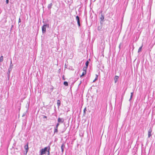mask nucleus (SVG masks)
<instances>
[{
  "instance_id": "a19ab883",
  "label": "nucleus",
  "mask_w": 155,
  "mask_h": 155,
  "mask_svg": "<svg viewBox=\"0 0 155 155\" xmlns=\"http://www.w3.org/2000/svg\"><path fill=\"white\" fill-rule=\"evenodd\" d=\"M87 61H89V62H90V61H91L90 59H89Z\"/></svg>"
},
{
  "instance_id": "603ef678",
  "label": "nucleus",
  "mask_w": 155,
  "mask_h": 155,
  "mask_svg": "<svg viewBox=\"0 0 155 155\" xmlns=\"http://www.w3.org/2000/svg\"><path fill=\"white\" fill-rule=\"evenodd\" d=\"M61 145H62V146L64 145V144H62Z\"/></svg>"
},
{
  "instance_id": "9d476101",
  "label": "nucleus",
  "mask_w": 155,
  "mask_h": 155,
  "mask_svg": "<svg viewBox=\"0 0 155 155\" xmlns=\"http://www.w3.org/2000/svg\"><path fill=\"white\" fill-rule=\"evenodd\" d=\"M13 65L12 64V60L11 58V61H10V66L8 69H9L10 70H12V68Z\"/></svg>"
},
{
  "instance_id": "6ab92c4d",
  "label": "nucleus",
  "mask_w": 155,
  "mask_h": 155,
  "mask_svg": "<svg viewBox=\"0 0 155 155\" xmlns=\"http://www.w3.org/2000/svg\"><path fill=\"white\" fill-rule=\"evenodd\" d=\"M63 84L66 86H67L68 85V82L66 81H65L64 82Z\"/></svg>"
},
{
  "instance_id": "7ed1b4c3",
  "label": "nucleus",
  "mask_w": 155,
  "mask_h": 155,
  "mask_svg": "<svg viewBox=\"0 0 155 155\" xmlns=\"http://www.w3.org/2000/svg\"><path fill=\"white\" fill-rule=\"evenodd\" d=\"M101 15V17H100V24H103L104 22V15L103 13V11L101 10L99 13V15Z\"/></svg>"
},
{
  "instance_id": "20e7f679",
  "label": "nucleus",
  "mask_w": 155,
  "mask_h": 155,
  "mask_svg": "<svg viewBox=\"0 0 155 155\" xmlns=\"http://www.w3.org/2000/svg\"><path fill=\"white\" fill-rule=\"evenodd\" d=\"M76 19L77 22V24L79 28L81 26V24L80 23V18L79 16L77 15L76 16Z\"/></svg>"
},
{
  "instance_id": "aec40b11",
  "label": "nucleus",
  "mask_w": 155,
  "mask_h": 155,
  "mask_svg": "<svg viewBox=\"0 0 155 155\" xmlns=\"http://www.w3.org/2000/svg\"><path fill=\"white\" fill-rule=\"evenodd\" d=\"M89 63V61H86V62H85V63L86 67H87L88 68Z\"/></svg>"
},
{
  "instance_id": "c756f323",
  "label": "nucleus",
  "mask_w": 155,
  "mask_h": 155,
  "mask_svg": "<svg viewBox=\"0 0 155 155\" xmlns=\"http://www.w3.org/2000/svg\"><path fill=\"white\" fill-rule=\"evenodd\" d=\"M18 146H12V148H14V149H15V148L17 150H18V148H17L16 147H18Z\"/></svg>"
},
{
  "instance_id": "0eeeda50",
  "label": "nucleus",
  "mask_w": 155,
  "mask_h": 155,
  "mask_svg": "<svg viewBox=\"0 0 155 155\" xmlns=\"http://www.w3.org/2000/svg\"><path fill=\"white\" fill-rule=\"evenodd\" d=\"M67 126H66V125H65V126H64L62 130H61V133H63L66 130L67 128L69 126V124H67Z\"/></svg>"
},
{
  "instance_id": "39448f33",
  "label": "nucleus",
  "mask_w": 155,
  "mask_h": 155,
  "mask_svg": "<svg viewBox=\"0 0 155 155\" xmlns=\"http://www.w3.org/2000/svg\"><path fill=\"white\" fill-rule=\"evenodd\" d=\"M64 121V119L63 118L59 117L58 118V123L60 124L62 123Z\"/></svg>"
},
{
  "instance_id": "c03bdc74",
  "label": "nucleus",
  "mask_w": 155,
  "mask_h": 155,
  "mask_svg": "<svg viewBox=\"0 0 155 155\" xmlns=\"http://www.w3.org/2000/svg\"><path fill=\"white\" fill-rule=\"evenodd\" d=\"M65 124L64 123V126H65V125H66V126H67V124Z\"/></svg>"
},
{
  "instance_id": "7c9ffc66",
  "label": "nucleus",
  "mask_w": 155,
  "mask_h": 155,
  "mask_svg": "<svg viewBox=\"0 0 155 155\" xmlns=\"http://www.w3.org/2000/svg\"><path fill=\"white\" fill-rule=\"evenodd\" d=\"M133 94H134V92H133L131 93V95H130V97H131V98H132L133 96Z\"/></svg>"
},
{
  "instance_id": "4c0bfd02",
  "label": "nucleus",
  "mask_w": 155,
  "mask_h": 155,
  "mask_svg": "<svg viewBox=\"0 0 155 155\" xmlns=\"http://www.w3.org/2000/svg\"><path fill=\"white\" fill-rule=\"evenodd\" d=\"M67 66L66 64H65V68H67Z\"/></svg>"
},
{
  "instance_id": "f3484780",
  "label": "nucleus",
  "mask_w": 155,
  "mask_h": 155,
  "mask_svg": "<svg viewBox=\"0 0 155 155\" xmlns=\"http://www.w3.org/2000/svg\"><path fill=\"white\" fill-rule=\"evenodd\" d=\"M29 103H28L26 106V107L27 109V110L26 111V112H27L28 111V110L29 109Z\"/></svg>"
},
{
  "instance_id": "58836bf2",
  "label": "nucleus",
  "mask_w": 155,
  "mask_h": 155,
  "mask_svg": "<svg viewBox=\"0 0 155 155\" xmlns=\"http://www.w3.org/2000/svg\"><path fill=\"white\" fill-rule=\"evenodd\" d=\"M141 148H142V149L143 150L144 148V147H143V146H141Z\"/></svg>"
},
{
  "instance_id": "9b49d317",
  "label": "nucleus",
  "mask_w": 155,
  "mask_h": 155,
  "mask_svg": "<svg viewBox=\"0 0 155 155\" xmlns=\"http://www.w3.org/2000/svg\"><path fill=\"white\" fill-rule=\"evenodd\" d=\"M103 24H100V25H99L97 28V30L98 31H101L103 27Z\"/></svg>"
},
{
  "instance_id": "cd10ccee",
  "label": "nucleus",
  "mask_w": 155,
  "mask_h": 155,
  "mask_svg": "<svg viewBox=\"0 0 155 155\" xmlns=\"http://www.w3.org/2000/svg\"><path fill=\"white\" fill-rule=\"evenodd\" d=\"M59 124H60L58 123L57 124L56 126L54 127H55V128H57L58 129V126H59Z\"/></svg>"
},
{
  "instance_id": "79ce46f5",
  "label": "nucleus",
  "mask_w": 155,
  "mask_h": 155,
  "mask_svg": "<svg viewBox=\"0 0 155 155\" xmlns=\"http://www.w3.org/2000/svg\"><path fill=\"white\" fill-rule=\"evenodd\" d=\"M146 147L145 146V151L146 150Z\"/></svg>"
},
{
  "instance_id": "09e8293b",
  "label": "nucleus",
  "mask_w": 155,
  "mask_h": 155,
  "mask_svg": "<svg viewBox=\"0 0 155 155\" xmlns=\"http://www.w3.org/2000/svg\"><path fill=\"white\" fill-rule=\"evenodd\" d=\"M60 71V69H59L58 70V71Z\"/></svg>"
},
{
  "instance_id": "a878e982",
  "label": "nucleus",
  "mask_w": 155,
  "mask_h": 155,
  "mask_svg": "<svg viewBox=\"0 0 155 155\" xmlns=\"http://www.w3.org/2000/svg\"><path fill=\"white\" fill-rule=\"evenodd\" d=\"M65 146H61V150L62 152H63L64 148Z\"/></svg>"
},
{
  "instance_id": "2eb2a0df",
  "label": "nucleus",
  "mask_w": 155,
  "mask_h": 155,
  "mask_svg": "<svg viewBox=\"0 0 155 155\" xmlns=\"http://www.w3.org/2000/svg\"><path fill=\"white\" fill-rule=\"evenodd\" d=\"M28 146H24V148L26 150V154L28 150Z\"/></svg>"
},
{
  "instance_id": "c85d7f7f",
  "label": "nucleus",
  "mask_w": 155,
  "mask_h": 155,
  "mask_svg": "<svg viewBox=\"0 0 155 155\" xmlns=\"http://www.w3.org/2000/svg\"><path fill=\"white\" fill-rule=\"evenodd\" d=\"M54 89V87L53 86H51V87L50 88V90L51 91V92L53 91V90Z\"/></svg>"
},
{
  "instance_id": "ddd939ff",
  "label": "nucleus",
  "mask_w": 155,
  "mask_h": 155,
  "mask_svg": "<svg viewBox=\"0 0 155 155\" xmlns=\"http://www.w3.org/2000/svg\"><path fill=\"white\" fill-rule=\"evenodd\" d=\"M57 104L58 108H59L60 106L61 105V101L59 100H57Z\"/></svg>"
},
{
  "instance_id": "423d86ee",
  "label": "nucleus",
  "mask_w": 155,
  "mask_h": 155,
  "mask_svg": "<svg viewBox=\"0 0 155 155\" xmlns=\"http://www.w3.org/2000/svg\"><path fill=\"white\" fill-rule=\"evenodd\" d=\"M152 129L150 128L148 130V138H150L152 135Z\"/></svg>"
},
{
  "instance_id": "2f4dec72",
  "label": "nucleus",
  "mask_w": 155,
  "mask_h": 155,
  "mask_svg": "<svg viewBox=\"0 0 155 155\" xmlns=\"http://www.w3.org/2000/svg\"><path fill=\"white\" fill-rule=\"evenodd\" d=\"M62 79L63 80H65L66 79L65 78V76L64 75H63L62 77Z\"/></svg>"
},
{
  "instance_id": "49530a36",
  "label": "nucleus",
  "mask_w": 155,
  "mask_h": 155,
  "mask_svg": "<svg viewBox=\"0 0 155 155\" xmlns=\"http://www.w3.org/2000/svg\"><path fill=\"white\" fill-rule=\"evenodd\" d=\"M120 45L119 46V48H120Z\"/></svg>"
},
{
  "instance_id": "de8ad7c7",
  "label": "nucleus",
  "mask_w": 155,
  "mask_h": 155,
  "mask_svg": "<svg viewBox=\"0 0 155 155\" xmlns=\"http://www.w3.org/2000/svg\"><path fill=\"white\" fill-rule=\"evenodd\" d=\"M150 148H149V151H150Z\"/></svg>"
},
{
  "instance_id": "bb28decb",
  "label": "nucleus",
  "mask_w": 155,
  "mask_h": 155,
  "mask_svg": "<svg viewBox=\"0 0 155 155\" xmlns=\"http://www.w3.org/2000/svg\"><path fill=\"white\" fill-rule=\"evenodd\" d=\"M12 70H9V69H8V72L7 73V75H10V72Z\"/></svg>"
},
{
  "instance_id": "f704fd0d",
  "label": "nucleus",
  "mask_w": 155,
  "mask_h": 155,
  "mask_svg": "<svg viewBox=\"0 0 155 155\" xmlns=\"http://www.w3.org/2000/svg\"><path fill=\"white\" fill-rule=\"evenodd\" d=\"M6 3L7 4H8L9 0H6Z\"/></svg>"
},
{
  "instance_id": "b1692460",
  "label": "nucleus",
  "mask_w": 155,
  "mask_h": 155,
  "mask_svg": "<svg viewBox=\"0 0 155 155\" xmlns=\"http://www.w3.org/2000/svg\"><path fill=\"white\" fill-rule=\"evenodd\" d=\"M87 67H84L83 68V71H85L86 72H87Z\"/></svg>"
},
{
  "instance_id": "4468645a",
  "label": "nucleus",
  "mask_w": 155,
  "mask_h": 155,
  "mask_svg": "<svg viewBox=\"0 0 155 155\" xmlns=\"http://www.w3.org/2000/svg\"><path fill=\"white\" fill-rule=\"evenodd\" d=\"M119 78V77L117 76L116 75L114 78V80L115 81V83H116L117 82L118 79Z\"/></svg>"
},
{
  "instance_id": "a211bd4d",
  "label": "nucleus",
  "mask_w": 155,
  "mask_h": 155,
  "mask_svg": "<svg viewBox=\"0 0 155 155\" xmlns=\"http://www.w3.org/2000/svg\"><path fill=\"white\" fill-rule=\"evenodd\" d=\"M143 44H142V46L139 48L138 51V53H139L142 50V48L143 46Z\"/></svg>"
},
{
  "instance_id": "4be33fe9",
  "label": "nucleus",
  "mask_w": 155,
  "mask_h": 155,
  "mask_svg": "<svg viewBox=\"0 0 155 155\" xmlns=\"http://www.w3.org/2000/svg\"><path fill=\"white\" fill-rule=\"evenodd\" d=\"M86 74V73L85 71H83L82 74L81 75L80 77H82L83 76L85 75Z\"/></svg>"
},
{
  "instance_id": "f8f14e48",
  "label": "nucleus",
  "mask_w": 155,
  "mask_h": 155,
  "mask_svg": "<svg viewBox=\"0 0 155 155\" xmlns=\"http://www.w3.org/2000/svg\"><path fill=\"white\" fill-rule=\"evenodd\" d=\"M58 132V129L55 127H54V134H53V136L54 134H57Z\"/></svg>"
},
{
  "instance_id": "412c9836",
  "label": "nucleus",
  "mask_w": 155,
  "mask_h": 155,
  "mask_svg": "<svg viewBox=\"0 0 155 155\" xmlns=\"http://www.w3.org/2000/svg\"><path fill=\"white\" fill-rule=\"evenodd\" d=\"M3 61V57L2 55L0 57V62H2Z\"/></svg>"
},
{
  "instance_id": "5701e85b",
  "label": "nucleus",
  "mask_w": 155,
  "mask_h": 155,
  "mask_svg": "<svg viewBox=\"0 0 155 155\" xmlns=\"http://www.w3.org/2000/svg\"><path fill=\"white\" fill-rule=\"evenodd\" d=\"M86 108L85 107L83 110V116H85L86 114Z\"/></svg>"
},
{
  "instance_id": "72a5a7b5",
  "label": "nucleus",
  "mask_w": 155,
  "mask_h": 155,
  "mask_svg": "<svg viewBox=\"0 0 155 155\" xmlns=\"http://www.w3.org/2000/svg\"><path fill=\"white\" fill-rule=\"evenodd\" d=\"M97 80V78H95V79L93 81V82H95V81Z\"/></svg>"
},
{
  "instance_id": "ea45409f",
  "label": "nucleus",
  "mask_w": 155,
  "mask_h": 155,
  "mask_svg": "<svg viewBox=\"0 0 155 155\" xmlns=\"http://www.w3.org/2000/svg\"><path fill=\"white\" fill-rule=\"evenodd\" d=\"M132 98H131V97H130V98L129 99V101H130L131 100Z\"/></svg>"
},
{
  "instance_id": "1a4fd4ad",
  "label": "nucleus",
  "mask_w": 155,
  "mask_h": 155,
  "mask_svg": "<svg viewBox=\"0 0 155 155\" xmlns=\"http://www.w3.org/2000/svg\"><path fill=\"white\" fill-rule=\"evenodd\" d=\"M125 91H124V93L122 94L121 95V99H120V104L121 105L122 104V101H123V100L124 97V95Z\"/></svg>"
},
{
  "instance_id": "e433bc0d",
  "label": "nucleus",
  "mask_w": 155,
  "mask_h": 155,
  "mask_svg": "<svg viewBox=\"0 0 155 155\" xmlns=\"http://www.w3.org/2000/svg\"><path fill=\"white\" fill-rule=\"evenodd\" d=\"M96 78H97V79H98V75L97 74H96Z\"/></svg>"
},
{
  "instance_id": "dca6fc26",
  "label": "nucleus",
  "mask_w": 155,
  "mask_h": 155,
  "mask_svg": "<svg viewBox=\"0 0 155 155\" xmlns=\"http://www.w3.org/2000/svg\"><path fill=\"white\" fill-rule=\"evenodd\" d=\"M41 116L43 117V118L44 121L46 120H48L47 117L46 116H45L43 115H42Z\"/></svg>"
},
{
  "instance_id": "c9c22d12",
  "label": "nucleus",
  "mask_w": 155,
  "mask_h": 155,
  "mask_svg": "<svg viewBox=\"0 0 155 155\" xmlns=\"http://www.w3.org/2000/svg\"><path fill=\"white\" fill-rule=\"evenodd\" d=\"M10 75H8V80L10 78Z\"/></svg>"
},
{
  "instance_id": "6e6552de",
  "label": "nucleus",
  "mask_w": 155,
  "mask_h": 155,
  "mask_svg": "<svg viewBox=\"0 0 155 155\" xmlns=\"http://www.w3.org/2000/svg\"><path fill=\"white\" fill-rule=\"evenodd\" d=\"M53 5V4L52 3H51L48 4V10L49 11L50 13H51V9L52 8Z\"/></svg>"
},
{
  "instance_id": "f257e3e1",
  "label": "nucleus",
  "mask_w": 155,
  "mask_h": 155,
  "mask_svg": "<svg viewBox=\"0 0 155 155\" xmlns=\"http://www.w3.org/2000/svg\"><path fill=\"white\" fill-rule=\"evenodd\" d=\"M50 149V146H48L45 147L44 148H42L40 151V155H43L45 154L46 152H47V155H49Z\"/></svg>"
},
{
  "instance_id": "a18cd8bd",
  "label": "nucleus",
  "mask_w": 155,
  "mask_h": 155,
  "mask_svg": "<svg viewBox=\"0 0 155 155\" xmlns=\"http://www.w3.org/2000/svg\"><path fill=\"white\" fill-rule=\"evenodd\" d=\"M26 145V146L28 145V143H27L26 145Z\"/></svg>"
},
{
  "instance_id": "393cba45",
  "label": "nucleus",
  "mask_w": 155,
  "mask_h": 155,
  "mask_svg": "<svg viewBox=\"0 0 155 155\" xmlns=\"http://www.w3.org/2000/svg\"><path fill=\"white\" fill-rule=\"evenodd\" d=\"M21 18H20V17L18 19V24L19 26H20L21 25V23L20 24V23L21 22Z\"/></svg>"
},
{
  "instance_id": "8fccbe9b",
  "label": "nucleus",
  "mask_w": 155,
  "mask_h": 155,
  "mask_svg": "<svg viewBox=\"0 0 155 155\" xmlns=\"http://www.w3.org/2000/svg\"><path fill=\"white\" fill-rule=\"evenodd\" d=\"M90 75H88V77H89V76L90 77Z\"/></svg>"
},
{
  "instance_id": "37998d69",
  "label": "nucleus",
  "mask_w": 155,
  "mask_h": 155,
  "mask_svg": "<svg viewBox=\"0 0 155 155\" xmlns=\"http://www.w3.org/2000/svg\"><path fill=\"white\" fill-rule=\"evenodd\" d=\"M149 0L150 2H152V0Z\"/></svg>"
},
{
  "instance_id": "f03ea898",
  "label": "nucleus",
  "mask_w": 155,
  "mask_h": 155,
  "mask_svg": "<svg viewBox=\"0 0 155 155\" xmlns=\"http://www.w3.org/2000/svg\"><path fill=\"white\" fill-rule=\"evenodd\" d=\"M43 22L44 23V24L42 26L41 30L43 34H45L46 32V28H48L49 27V24L46 23V21H43Z\"/></svg>"
},
{
  "instance_id": "3c124183",
  "label": "nucleus",
  "mask_w": 155,
  "mask_h": 155,
  "mask_svg": "<svg viewBox=\"0 0 155 155\" xmlns=\"http://www.w3.org/2000/svg\"><path fill=\"white\" fill-rule=\"evenodd\" d=\"M81 83H80L79 84V85H80L81 84Z\"/></svg>"
},
{
  "instance_id": "473e14b6",
  "label": "nucleus",
  "mask_w": 155,
  "mask_h": 155,
  "mask_svg": "<svg viewBox=\"0 0 155 155\" xmlns=\"http://www.w3.org/2000/svg\"><path fill=\"white\" fill-rule=\"evenodd\" d=\"M27 113V112H26L24 113L22 115V117H24V116H25Z\"/></svg>"
}]
</instances>
